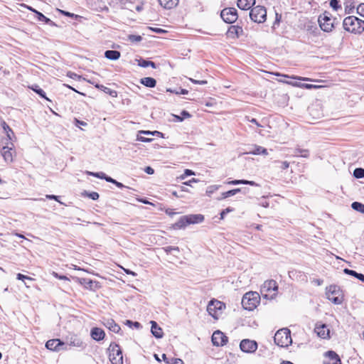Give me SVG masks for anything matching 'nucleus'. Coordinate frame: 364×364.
Returning <instances> with one entry per match:
<instances>
[{
	"label": "nucleus",
	"mask_w": 364,
	"mask_h": 364,
	"mask_svg": "<svg viewBox=\"0 0 364 364\" xmlns=\"http://www.w3.org/2000/svg\"><path fill=\"white\" fill-rule=\"evenodd\" d=\"M171 364H184L183 361L180 358H173Z\"/></svg>",
	"instance_id": "nucleus-62"
},
{
	"label": "nucleus",
	"mask_w": 364,
	"mask_h": 364,
	"mask_svg": "<svg viewBox=\"0 0 364 364\" xmlns=\"http://www.w3.org/2000/svg\"><path fill=\"white\" fill-rule=\"evenodd\" d=\"M190 80L191 82H193V83L198 84V85H205V84H207V81L206 80H194V79H192V78H190Z\"/></svg>",
	"instance_id": "nucleus-58"
},
{
	"label": "nucleus",
	"mask_w": 364,
	"mask_h": 364,
	"mask_svg": "<svg viewBox=\"0 0 364 364\" xmlns=\"http://www.w3.org/2000/svg\"><path fill=\"white\" fill-rule=\"evenodd\" d=\"M343 28L353 33H361L364 31V21L354 16H350L344 18Z\"/></svg>",
	"instance_id": "nucleus-1"
},
{
	"label": "nucleus",
	"mask_w": 364,
	"mask_h": 364,
	"mask_svg": "<svg viewBox=\"0 0 364 364\" xmlns=\"http://www.w3.org/2000/svg\"><path fill=\"white\" fill-rule=\"evenodd\" d=\"M240 348L245 353H254L257 348V343L255 341L244 339L240 342Z\"/></svg>",
	"instance_id": "nucleus-12"
},
{
	"label": "nucleus",
	"mask_w": 364,
	"mask_h": 364,
	"mask_svg": "<svg viewBox=\"0 0 364 364\" xmlns=\"http://www.w3.org/2000/svg\"><path fill=\"white\" fill-rule=\"evenodd\" d=\"M225 307L224 303L218 300H211L208 304L207 311L211 316L217 319Z\"/></svg>",
	"instance_id": "nucleus-7"
},
{
	"label": "nucleus",
	"mask_w": 364,
	"mask_h": 364,
	"mask_svg": "<svg viewBox=\"0 0 364 364\" xmlns=\"http://www.w3.org/2000/svg\"><path fill=\"white\" fill-rule=\"evenodd\" d=\"M294 156H301L304 158H308L309 156V151L308 149L296 148L294 151Z\"/></svg>",
	"instance_id": "nucleus-33"
},
{
	"label": "nucleus",
	"mask_w": 364,
	"mask_h": 364,
	"mask_svg": "<svg viewBox=\"0 0 364 364\" xmlns=\"http://www.w3.org/2000/svg\"><path fill=\"white\" fill-rule=\"evenodd\" d=\"M186 217L188 218V225L200 223L203 222L204 220V216L200 214L188 215H186Z\"/></svg>",
	"instance_id": "nucleus-23"
},
{
	"label": "nucleus",
	"mask_w": 364,
	"mask_h": 364,
	"mask_svg": "<svg viewBox=\"0 0 364 364\" xmlns=\"http://www.w3.org/2000/svg\"><path fill=\"white\" fill-rule=\"evenodd\" d=\"M105 180L107 182H109V183H112L114 184V181H115V179L112 178V177L110 176H106Z\"/></svg>",
	"instance_id": "nucleus-64"
},
{
	"label": "nucleus",
	"mask_w": 364,
	"mask_h": 364,
	"mask_svg": "<svg viewBox=\"0 0 364 364\" xmlns=\"http://www.w3.org/2000/svg\"><path fill=\"white\" fill-rule=\"evenodd\" d=\"M105 333L104 331L100 328H93L91 330L92 338L97 341L102 340L105 338Z\"/></svg>",
	"instance_id": "nucleus-20"
},
{
	"label": "nucleus",
	"mask_w": 364,
	"mask_h": 364,
	"mask_svg": "<svg viewBox=\"0 0 364 364\" xmlns=\"http://www.w3.org/2000/svg\"><path fill=\"white\" fill-rule=\"evenodd\" d=\"M144 171L150 175L154 173V170L151 166H146L144 169Z\"/></svg>",
	"instance_id": "nucleus-59"
},
{
	"label": "nucleus",
	"mask_w": 364,
	"mask_h": 364,
	"mask_svg": "<svg viewBox=\"0 0 364 364\" xmlns=\"http://www.w3.org/2000/svg\"><path fill=\"white\" fill-rule=\"evenodd\" d=\"M188 225V218L186 215H184L181 217L180 219L176 223H174L173 226L174 229H181L184 228Z\"/></svg>",
	"instance_id": "nucleus-29"
},
{
	"label": "nucleus",
	"mask_w": 364,
	"mask_h": 364,
	"mask_svg": "<svg viewBox=\"0 0 364 364\" xmlns=\"http://www.w3.org/2000/svg\"><path fill=\"white\" fill-rule=\"evenodd\" d=\"M1 127L6 134V138L5 139H3L2 141H4V142L12 143L11 141L13 139V137H14V132L5 122H1Z\"/></svg>",
	"instance_id": "nucleus-17"
},
{
	"label": "nucleus",
	"mask_w": 364,
	"mask_h": 364,
	"mask_svg": "<svg viewBox=\"0 0 364 364\" xmlns=\"http://www.w3.org/2000/svg\"><path fill=\"white\" fill-rule=\"evenodd\" d=\"M137 140H138V141H143V142H149V141H151L152 139H150V138L144 137V136H141L138 135V136H137Z\"/></svg>",
	"instance_id": "nucleus-56"
},
{
	"label": "nucleus",
	"mask_w": 364,
	"mask_h": 364,
	"mask_svg": "<svg viewBox=\"0 0 364 364\" xmlns=\"http://www.w3.org/2000/svg\"><path fill=\"white\" fill-rule=\"evenodd\" d=\"M229 185H239V184H245V185H250L252 186H258L255 181H247V180H233V181H229L227 182Z\"/></svg>",
	"instance_id": "nucleus-30"
},
{
	"label": "nucleus",
	"mask_w": 364,
	"mask_h": 364,
	"mask_svg": "<svg viewBox=\"0 0 364 364\" xmlns=\"http://www.w3.org/2000/svg\"><path fill=\"white\" fill-rule=\"evenodd\" d=\"M327 298L328 300H330L331 302H333L335 304H340L342 303V298L339 296H336L337 294L339 293V289L336 285H331L328 287H327Z\"/></svg>",
	"instance_id": "nucleus-9"
},
{
	"label": "nucleus",
	"mask_w": 364,
	"mask_h": 364,
	"mask_svg": "<svg viewBox=\"0 0 364 364\" xmlns=\"http://www.w3.org/2000/svg\"><path fill=\"white\" fill-rule=\"evenodd\" d=\"M335 20L336 18L331 19V14L329 12L325 11L318 16V22L321 30L325 32H330L334 27Z\"/></svg>",
	"instance_id": "nucleus-5"
},
{
	"label": "nucleus",
	"mask_w": 364,
	"mask_h": 364,
	"mask_svg": "<svg viewBox=\"0 0 364 364\" xmlns=\"http://www.w3.org/2000/svg\"><path fill=\"white\" fill-rule=\"evenodd\" d=\"M326 355L329 358L330 361L331 362H324V364H341V359L339 358V356L338 355V354L333 351V350H328L326 353Z\"/></svg>",
	"instance_id": "nucleus-18"
},
{
	"label": "nucleus",
	"mask_w": 364,
	"mask_h": 364,
	"mask_svg": "<svg viewBox=\"0 0 364 364\" xmlns=\"http://www.w3.org/2000/svg\"><path fill=\"white\" fill-rule=\"evenodd\" d=\"M234 210L233 208H230V207H228L227 208H225V210H223L221 213H220V219L223 220L225 218V215L228 213H230V212H232Z\"/></svg>",
	"instance_id": "nucleus-47"
},
{
	"label": "nucleus",
	"mask_w": 364,
	"mask_h": 364,
	"mask_svg": "<svg viewBox=\"0 0 364 364\" xmlns=\"http://www.w3.org/2000/svg\"><path fill=\"white\" fill-rule=\"evenodd\" d=\"M197 181H198V180H197V179H196V178H192L191 180H190V181H186V182L183 183V184H184V185H186V186H191V183H193V182H194V183H196V182H197Z\"/></svg>",
	"instance_id": "nucleus-63"
},
{
	"label": "nucleus",
	"mask_w": 364,
	"mask_h": 364,
	"mask_svg": "<svg viewBox=\"0 0 364 364\" xmlns=\"http://www.w3.org/2000/svg\"><path fill=\"white\" fill-rule=\"evenodd\" d=\"M121 56V53L118 50H107L105 52V57L109 60H116Z\"/></svg>",
	"instance_id": "nucleus-24"
},
{
	"label": "nucleus",
	"mask_w": 364,
	"mask_h": 364,
	"mask_svg": "<svg viewBox=\"0 0 364 364\" xmlns=\"http://www.w3.org/2000/svg\"><path fill=\"white\" fill-rule=\"evenodd\" d=\"M351 208L353 210L364 214V204L359 202H353L351 204Z\"/></svg>",
	"instance_id": "nucleus-38"
},
{
	"label": "nucleus",
	"mask_w": 364,
	"mask_h": 364,
	"mask_svg": "<svg viewBox=\"0 0 364 364\" xmlns=\"http://www.w3.org/2000/svg\"><path fill=\"white\" fill-rule=\"evenodd\" d=\"M95 87L98 88L99 90L103 91L106 94H108L113 97H116L117 96V91L111 90L110 88L105 87L102 85L96 84Z\"/></svg>",
	"instance_id": "nucleus-31"
},
{
	"label": "nucleus",
	"mask_w": 364,
	"mask_h": 364,
	"mask_svg": "<svg viewBox=\"0 0 364 364\" xmlns=\"http://www.w3.org/2000/svg\"><path fill=\"white\" fill-rule=\"evenodd\" d=\"M46 198H48V199H50V200H55L58 201V203L63 204V203L59 200V199H58L59 197L57 196H55V195H46Z\"/></svg>",
	"instance_id": "nucleus-55"
},
{
	"label": "nucleus",
	"mask_w": 364,
	"mask_h": 364,
	"mask_svg": "<svg viewBox=\"0 0 364 364\" xmlns=\"http://www.w3.org/2000/svg\"><path fill=\"white\" fill-rule=\"evenodd\" d=\"M88 196L91 199L95 200H97L99 198L100 196H99L98 193H97V192H91V193H89Z\"/></svg>",
	"instance_id": "nucleus-52"
},
{
	"label": "nucleus",
	"mask_w": 364,
	"mask_h": 364,
	"mask_svg": "<svg viewBox=\"0 0 364 364\" xmlns=\"http://www.w3.org/2000/svg\"><path fill=\"white\" fill-rule=\"evenodd\" d=\"M108 350L109 358L112 364H123L122 352L118 344L111 343Z\"/></svg>",
	"instance_id": "nucleus-4"
},
{
	"label": "nucleus",
	"mask_w": 364,
	"mask_h": 364,
	"mask_svg": "<svg viewBox=\"0 0 364 364\" xmlns=\"http://www.w3.org/2000/svg\"><path fill=\"white\" fill-rule=\"evenodd\" d=\"M140 82L147 87H154L156 85V80L151 77H146L140 80Z\"/></svg>",
	"instance_id": "nucleus-28"
},
{
	"label": "nucleus",
	"mask_w": 364,
	"mask_h": 364,
	"mask_svg": "<svg viewBox=\"0 0 364 364\" xmlns=\"http://www.w3.org/2000/svg\"><path fill=\"white\" fill-rule=\"evenodd\" d=\"M151 331L154 336L156 338H161L163 337V331L161 327L159 326L156 321H151Z\"/></svg>",
	"instance_id": "nucleus-19"
},
{
	"label": "nucleus",
	"mask_w": 364,
	"mask_h": 364,
	"mask_svg": "<svg viewBox=\"0 0 364 364\" xmlns=\"http://www.w3.org/2000/svg\"><path fill=\"white\" fill-rule=\"evenodd\" d=\"M168 92H174L176 95H186L188 91L186 89L179 88L178 90H171V89L167 90Z\"/></svg>",
	"instance_id": "nucleus-44"
},
{
	"label": "nucleus",
	"mask_w": 364,
	"mask_h": 364,
	"mask_svg": "<svg viewBox=\"0 0 364 364\" xmlns=\"http://www.w3.org/2000/svg\"><path fill=\"white\" fill-rule=\"evenodd\" d=\"M65 343L59 339H51L46 342V347L50 350L60 351L66 349Z\"/></svg>",
	"instance_id": "nucleus-13"
},
{
	"label": "nucleus",
	"mask_w": 364,
	"mask_h": 364,
	"mask_svg": "<svg viewBox=\"0 0 364 364\" xmlns=\"http://www.w3.org/2000/svg\"><path fill=\"white\" fill-rule=\"evenodd\" d=\"M247 154H253V155L262 154V155L266 156L268 154V152H267V149H265L261 146L255 145L254 149L252 150L249 151L247 152Z\"/></svg>",
	"instance_id": "nucleus-26"
},
{
	"label": "nucleus",
	"mask_w": 364,
	"mask_h": 364,
	"mask_svg": "<svg viewBox=\"0 0 364 364\" xmlns=\"http://www.w3.org/2000/svg\"><path fill=\"white\" fill-rule=\"evenodd\" d=\"M259 301L260 296L257 292L249 291L244 294L241 303L245 309L252 311L257 307Z\"/></svg>",
	"instance_id": "nucleus-2"
},
{
	"label": "nucleus",
	"mask_w": 364,
	"mask_h": 364,
	"mask_svg": "<svg viewBox=\"0 0 364 364\" xmlns=\"http://www.w3.org/2000/svg\"><path fill=\"white\" fill-rule=\"evenodd\" d=\"M105 325L114 333H119L121 330L120 326L113 319H108Z\"/></svg>",
	"instance_id": "nucleus-27"
},
{
	"label": "nucleus",
	"mask_w": 364,
	"mask_h": 364,
	"mask_svg": "<svg viewBox=\"0 0 364 364\" xmlns=\"http://www.w3.org/2000/svg\"><path fill=\"white\" fill-rule=\"evenodd\" d=\"M219 187H220V186H216V185L209 186V187L208 188L207 193H213L215 191L218 190Z\"/></svg>",
	"instance_id": "nucleus-53"
},
{
	"label": "nucleus",
	"mask_w": 364,
	"mask_h": 364,
	"mask_svg": "<svg viewBox=\"0 0 364 364\" xmlns=\"http://www.w3.org/2000/svg\"><path fill=\"white\" fill-rule=\"evenodd\" d=\"M159 2L164 9H171L178 4V0H159Z\"/></svg>",
	"instance_id": "nucleus-25"
},
{
	"label": "nucleus",
	"mask_w": 364,
	"mask_h": 364,
	"mask_svg": "<svg viewBox=\"0 0 364 364\" xmlns=\"http://www.w3.org/2000/svg\"><path fill=\"white\" fill-rule=\"evenodd\" d=\"M75 125L77 127H80V125H82V126H86L87 125V123L83 122V121H80V120L77 119H75Z\"/></svg>",
	"instance_id": "nucleus-60"
},
{
	"label": "nucleus",
	"mask_w": 364,
	"mask_h": 364,
	"mask_svg": "<svg viewBox=\"0 0 364 364\" xmlns=\"http://www.w3.org/2000/svg\"><path fill=\"white\" fill-rule=\"evenodd\" d=\"M62 14H63L64 16H69V17H76L77 15L74 14H72V13H70L68 11H63V10H58Z\"/></svg>",
	"instance_id": "nucleus-57"
},
{
	"label": "nucleus",
	"mask_w": 364,
	"mask_h": 364,
	"mask_svg": "<svg viewBox=\"0 0 364 364\" xmlns=\"http://www.w3.org/2000/svg\"><path fill=\"white\" fill-rule=\"evenodd\" d=\"M138 65H139L140 67H142V68H147L149 66H150V67H151L153 68H156L155 63H154L153 61L146 60H144V59L139 60H138Z\"/></svg>",
	"instance_id": "nucleus-35"
},
{
	"label": "nucleus",
	"mask_w": 364,
	"mask_h": 364,
	"mask_svg": "<svg viewBox=\"0 0 364 364\" xmlns=\"http://www.w3.org/2000/svg\"><path fill=\"white\" fill-rule=\"evenodd\" d=\"M163 250H164V252L166 254H169L172 251H174L178 253L180 252V249L178 247L166 246V247H163Z\"/></svg>",
	"instance_id": "nucleus-41"
},
{
	"label": "nucleus",
	"mask_w": 364,
	"mask_h": 364,
	"mask_svg": "<svg viewBox=\"0 0 364 364\" xmlns=\"http://www.w3.org/2000/svg\"><path fill=\"white\" fill-rule=\"evenodd\" d=\"M181 117H183V119L191 117V114H189V112L186 110H183L181 112Z\"/></svg>",
	"instance_id": "nucleus-61"
},
{
	"label": "nucleus",
	"mask_w": 364,
	"mask_h": 364,
	"mask_svg": "<svg viewBox=\"0 0 364 364\" xmlns=\"http://www.w3.org/2000/svg\"><path fill=\"white\" fill-rule=\"evenodd\" d=\"M255 4V0H238L237 5L242 10L250 9Z\"/></svg>",
	"instance_id": "nucleus-22"
},
{
	"label": "nucleus",
	"mask_w": 364,
	"mask_h": 364,
	"mask_svg": "<svg viewBox=\"0 0 364 364\" xmlns=\"http://www.w3.org/2000/svg\"><path fill=\"white\" fill-rule=\"evenodd\" d=\"M53 275L55 277H56V278H58L59 279H61V280H69V279L66 276H65V275H59L58 273H56L55 272H53Z\"/></svg>",
	"instance_id": "nucleus-51"
},
{
	"label": "nucleus",
	"mask_w": 364,
	"mask_h": 364,
	"mask_svg": "<svg viewBox=\"0 0 364 364\" xmlns=\"http://www.w3.org/2000/svg\"><path fill=\"white\" fill-rule=\"evenodd\" d=\"M151 31H153L154 32L156 33H166V31L162 29V28H151L150 27L149 28Z\"/></svg>",
	"instance_id": "nucleus-54"
},
{
	"label": "nucleus",
	"mask_w": 364,
	"mask_h": 364,
	"mask_svg": "<svg viewBox=\"0 0 364 364\" xmlns=\"http://www.w3.org/2000/svg\"><path fill=\"white\" fill-rule=\"evenodd\" d=\"M358 13L364 17V4H360L357 8Z\"/></svg>",
	"instance_id": "nucleus-50"
},
{
	"label": "nucleus",
	"mask_w": 364,
	"mask_h": 364,
	"mask_svg": "<svg viewBox=\"0 0 364 364\" xmlns=\"http://www.w3.org/2000/svg\"><path fill=\"white\" fill-rule=\"evenodd\" d=\"M77 282L83 285L85 288L90 290H95L98 287V282L87 278L75 277Z\"/></svg>",
	"instance_id": "nucleus-14"
},
{
	"label": "nucleus",
	"mask_w": 364,
	"mask_h": 364,
	"mask_svg": "<svg viewBox=\"0 0 364 364\" xmlns=\"http://www.w3.org/2000/svg\"><path fill=\"white\" fill-rule=\"evenodd\" d=\"M128 39L131 42H140L142 40V37L141 36H136V35H129Z\"/></svg>",
	"instance_id": "nucleus-42"
},
{
	"label": "nucleus",
	"mask_w": 364,
	"mask_h": 364,
	"mask_svg": "<svg viewBox=\"0 0 364 364\" xmlns=\"http://www.w3.org/2000/svg\"><path fill=\"white\" fill-rule=\"evenodd\" d=\"M353 176L356 178H362L364 177V168H356L353 171Z\"/></svg>",
	"instance_id": "nucleus-40"
},
{
	"label": "nucleus",
	"mask_w": 364,
	"mask_h": 364,
	"mask_svg": "<svg viewBox=\"0 0 364 364\" xmlns=\"http://www.w3.org/2000/svg\"><path fill=\"white\" fill-rule=\"evenodd\" d=\"M194 175V172L190 169H186L184 173L181 176V179H184L186 176Z\"/></svg>",
	"instance_id": "nucleus-49"
},
{
	"label": "nucleus",
	"mask_w": 364,
	"mask_h": 364,
	"mask_svg": "<svg viewBox=\"0 0 364 364\" xmlns=\"http://www.w3.org/2000/svg\"><path fill=\"white\" fill-rule=\"evenodd\" d=\"M274 341L280 347H288L292 343L290 330L287 328L279 329L275 333Z\"/></svg>",
	"instance_id": "nucleus-3"
},
{
	"label": "nucleus",
	"mask_w": 364,
	"mask_h": 364,
	"mask_svg": "<svg viewBox=\"0 0 364 364\" xmlns=\"http://www.w3.org/2000/svg\"><path fill=\"white\" fill-rule=\"evenodd\" d=\"M86 174L89 175V176H92L101 178V179H105L107 176L103 172H92V171H86Z\"/></svg>",
	"instance_id": "nucleus-39"
},
{
	"label": "nucleus",
	"mask_w": 364,
	"mask_h": 364,
	"mask_svg": "<svg viewBox=\"0 0 364 364\" xmlns=\"http://www.w3.org/2000/svg\"><path fill=\"white\" fill-rule=\"evenodd\" d=\"M2 144L4 146L1 150V156L6 163H11L13 161V154L14 153L12 151L14 145L12 143L4 142V141Z\"/></svg>",
	"instance_id": "nucleus-10"
},
{
	"label": "nucleus",
	"mask_w": 364,
	"mask_h": 364,
	"mask_svg": "<svg viewBox=\"0 0 364 364\" xmlns=\"http://www.w3.org/2000/svg\"><path fill=\"white\" fill-rule=\"evenodd\" d=\"M315 331L317 333V335L322 338H326L329 337L330 331L324 324L319 326H316L315 328Z\"/></svg>",
	"instance_id": "nucleus-21"
},
{
	"label": "nucleus",
	"mask_w": 364,
	"mask_h": 364,
	"mask_svg": "<svg viewBox=\"0 0 364 364\" xmlns=\"http://www.w3.org/2000/svg\"><path fill=\"white\" fill-rule=\"evenodd\" d=\"M242 33V28L239 26H230L227 31V36L231 38H239Z\"/></svg>",
	"instance_id": "nucleus-15"
},
{
	"label": "nucleus",
	"mask_w": 364,
	"mask_h": 364,
	"mask_svg": "<svg viewBox=\"0 0 364 364\" xmlns=\"http://www.w3.org/2000/svg\"><path fill=\"white\" fill-rule=\"evenodd\" d=\"M16 278H17V279H18V280H21V281H23V282H24V281H25V279H26V280H29V281H32V280H33V278H31V277H28V276H26V275H24V274H21V273L17 274Z\"/></svg>",
	"instance_id": "nucleus-45"
},
{
	"label": "nucleus",
	"mask_w": 364,
	"mask_h": 364,
	"mask_svg": "<svg viewBox=\"0 0 364 364\" xmlns=\"http://www.w3.org/2000/svg\"><path fill=\"white\" fill-rule=\"evenodd\" d=\"M31 88L41 97L49 100V99L46 96V92L41 88H40L38 85H33Z\"/></svg>",
	"instance_id": "nucleus-37"
},
{
	"label": "nucleus",
	"mask_w": 364,
	"mask_h": 364,
	"mask_svg": "<svg viewBox=\"0 0 364 364\" xmlns=\"http://www.w3.org/2000/svg\"><path fill=\"white\" fill-rule=\"evenodd\" d=\"M232 196H233V193H232V190H230V191L223 193L221 198H218V200L225 199L226 198H228V197H230Z\"/></svg>",
	"instance_id": "nucleus-48"
},
{
	"label": "nucleus",
	"mask_w": 364,
	"mask_h": 364,
	"mask_svg": "<svg viewBox=\"0 0 364 364\" xmlns=\"http://www.w3.org/2000/svg\"><path fill=\"white\" fill-rule=\"evenodd\" d=\"M330 6L335 11H337L338 9H341L338 0H331Z\"/></svg>",
	"instance_id": "nucleus-43"
},
{
	"label": "nucleus",
	"mask_w": 364,
	"mask_h": 364,
	"mask_svg": "<svg viewBox=\"0 0 364 364\" xmlns=\"http://www.w3.org/2000/svg\"><path fill=\"white\" fill-rule=\"evenodd\" d=\"M277 289H278V286H277L276 281L271 279V280L266 281L264 283L261 291H262V294H263L264 292H269L271 291H277Z\"/></svg>",
	"instance_id": "nucleus-16"
},
{
	"label": "nucleus",
	"mask_w": 364,
	"mask_h": 364,
	"mask_svg": "<svg viewBox=\"0 0 364 364\" xmlns=\"http://www.w3.org/2000/svg\"><path fill=\"white\" fill-rule=\"evenodd\" d=\"M343 272L346 274H348V275H350V276H353V277L357 278L358 279H359L360 281H361L362 282L364 283V274L358 273L357 272H355L354 270L349 269L347 268L343 269Z\"/></svg>",
	"instance_id": "nucleus-32"
},
{
	"label": "nucleus",
	"mask_w": 364,
	"mask_h": 364,
	"mask_svg": "<svg viewBox=\"0 0 364 364\" xmlns=\"http://www.w3.org/2000/svg\"><path fill=\"white\" fill-rule=\"evenodd\" d=\"M220 16L228 23H232L237 19V12L235 8H225L222 10Z\"/></svg>",
	"instance_id": "nucleus-8"
},
{
	"label": "nucleus",
	"mask_w": 364,
	"mask_h": 364,
	"mask_svg": "<svg viewBox=\"0 0 364 364\" xmlns=\"http://www.w3.org/2000/svg\"><path fill=\"white\" fill-rule=\"evenodd\" d=\"M35 14H36V17L38 21H44L47 24L54 25V23L50 18L45 16L42 13L35 11Z\"/></svg>",
	"instance_id": "nucleus-36"
},
{
	"label": "nucleus",
	"mask_w": 364,
	"mask_h": 364,
	"mask_svg": "<svg viewBox=\"0 0 364 364\" xmlns=\"http://www.w3.org/2000/svg\"><path fill=\"white\" fill-rule=\"evenodd\" d=\"M250 17L254 22L261 23L266 21L267 11L264 6H257L253 7L250 12Z\"/></svg>",
	"instance_id": "nucleus-6"
},
{
	"label": "nucleus",
	"mask_w": 364,
	"mask_h": 364,
	"mask_svg": "<svg viewBox=\"0 0 364 364\" xmlns=\"http://www.w3.org/2000/svg\"><path fill=\"white\" fill-rule=\"evenodd\" d=\"M305 29L309 33L314 35H316L318 32V28H317L316 25L311 22H309L306 24H305Z\"/></svg>",
	"instance_id": "nucleus-34"
},
{
	"label": "nucleus",
	"mask_w": 364,
	"mask_h": 364,
	"mask_svg": "<svg viewBox=\"0 0 364 364\" xmlns=\"http://www.w3.org/2000/svg\"><path fill=\"white\" fill-rule=\"evenodd\" d=\"M126 324L129 326V327L134 326L136 328H139L141 326V324L137 321H132L130 320H127Z\"/></svg>",
	"instance_id": "nucleus-46"
},
{
	"label": "nucleus",
	"mask_w": 364,
	"mask_h": 364,
	"mask_svg": "<svg viewBox=\"0 0 364 364\" xmlns=\"http://www.w3.org/2000/svg\"><path fill=\"white\" fill-rule=\"evenodd\" d=\"M228 339V337L220 331H215L212 336V343L215 346H225Z\"/></svg>",
	"instance_id": "nucleus-11"
}]
</instances>
